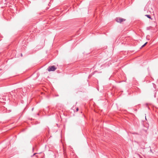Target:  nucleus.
Returning a JSON list of instances; mask_svg holds the SVG:
<instances>
[{
    "mask_svg": "<svg viewBox=\"0 0 158 158\" xmlns=\"http://www.w3.org/2000/svg\"><path fill=\"white\" fill-rule=\"evenodd\" d=\"M144 45H142L141 47V48H142L143 47H144Z\"/></svg>",
    "mask_w": 158,
    "mask_h": 158,
    "instance_id": "nucleus-6",
    "label": "nucleus"
},
{
    "mask_svg": "<svg viewBox=\"0 0 158 158\" xmlns=\"http://www.w3.org/2000/svg\"><path fill=\"white\" fill-rule=\"evenodd\" d=\"M36 154H37V153H34L33 155L31 156V157H32L33 156H34V155H35Z\"/></svg>",
    "mask_w": 158,
    "mask_h": 158,
    "instance_id": "nucleus-4",
    "label": "nucleus"
},
{
    "mask_svg": "<svg viewBox=\"0 0 158 158\" xmlns=\"http://www.w3.org/2000/svg\"><path fill=\"white\" fill-rule=\"evenodd\" d=\"M33 109H34V108H32V110H33Z\"/></svg>",
    "mask_w": 158,
    "mask_h": 158,
    "instance_id": "nucleus-8",
    "label": "nucleus"
},
{
    "mask_svg": "<svg viewBox=\"0 0 158 158\" xmlns=\"http://www.w3.org/2000/svg\"><path fill=\"white\" fill-rule=\"evenodd\" d=\"M115 20L117 22L121 23L125 21L126 19L120 17H117L116 18Z\"/></svg>",
    "mask_w": 158,
    "mask_h": 158,
    "instance_id": "nucleus-1",
    "label": "nucleus"
},
{
    "mask_svg": "<svg viewBox=\"0 0 158 158\" xmlns=\"http://www.w3.org/2000/svg\"><path fill=\"white\" fill-rule=\"evenodd\" d=\"M56 69V68L55 66H49L48 69V71H54Z\"/></svg>",
    "mask_w": 158,
    "mask_h": 158,
    "instance_id": "nucleus-2",
    "label": "nucleus"
},
{
    "mask_svg": "<svg viewBox=\"0 0 158 158\" xmlns=\"http://www.w3.org/2000/svg\"><path fill=\"white\" fill-rule=\"evenodd\" d=\"M21 56H22V54H21Z\"/></svg>",
    "mask_w": 158,
    "mask_h": 158,
    "instance_id": "nucleus-9",
    "label": "nucleus"
},
{
    "mask_svg": "<svg viewBox=\"0 0 158 158\" xmlns=\"http://www.w3.org/2000/svg\"><path fill=\"white\" fill-rule=\"evenodd\" d=\"M33 149V150H34V148H33V149Z\"/></svg>",
    "mask_w": 158,
    "mask_h": 158,
    "instance_id": "nucleus-10",
    "label": "nucleus"
},
{
    "mask_svg": "<svg viewBox=\"0 0 158 158\" xmlns=\"http://www.w3.org/2000/svg\"><path fill=\"white\" fill-rule=\"evenodd\" d=\"M77 111L78 110V108H77L76 109Z\"/></svg>",
    "mask_w": 158,
    "mask_h": 158,
    "instance_id": "nucleus-7",
    "label": "nucleus"
},
{
    "mask_svg": "<svg viewBox=\"0 0 158 158\" xmlns=\"http://www.w3.org/2000/svg\"><path fill=\"white\" fill-rule=\"evenodd\" d=\"M145 16H147L148 18L152 19V18H151V16L149 15H145Z\"/></svg>",
    "mask_w": 158,
    "mask_h": 158,
    "instance_id": "nucleus-3",
    "label": "nucleus"
},
{
    "mask_svg": "<svg viewBox=\"0 0 158 158\" xmlns=\"http://www.w3.org/2000/svg\"><path fill=\"white\" fill-rule=\"evenodd\" d=\"M148 42H146L143 45H144V46H145L147 44Z\"/></svg>",
    "mask_w": 158,
    "mask_h": 158,
    "instance_id": "nucleus-5",
    "label": "nucleus"
}]
</instances>
